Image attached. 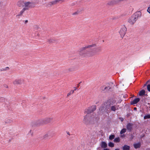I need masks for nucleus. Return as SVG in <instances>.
<instances>
[{
    "instance_id": "f257e3e1",
    "label": "nucleus",
    "mask_w": 150,
    "mask_h": 150,
    "mask_svg": "<svg viewBox=\"0 0 150 150\" xmlns=\"http://www.w3.org/2000/svg\"><path fill=\"white\" fill-rule=\"evenodd\" d=\"M119 105L115 101H108L102 105L99 109L98 112V114L102 115L105 112L110 113L111 111L115 112L119 109Z\"/></svg>"
},
{
    "instance_id": "f03ea898",
    "label": "nucleus",
    "mask_w": 150,
    "mask_h": 150,
    "mask_svg": "<svg viewBox=\"0 0 150 150\" xmlns=\"http://www.w3.org/2000/svg\"><path fill=\"white\" fill-rule=\"evenodd\" d=\"M96 46V45L95 44H94L91 45H86L84 47L81 48L79 51V55L82 57H85L86 56L90 57L94 55L95 54L101 52L102 51V47L101 46L98 47L94 48L93 49L94 52L93 53H92L88 51H84L87 49Z\"/></svg>"
},
{
    "instance_id": "7ed1b4c3",
    "label": "nucleus",
    "mask_w": 150,
    "mask_h": 150,
    "mask_svg": "<svg viewBox=\"0 0 150 150\" xmlns=\"http://www.w3.org/2000/svg\"><path fill=\"white\" fill-rule=\"evenodd\" d=\"M17 5L21 8H23L20 11L19 14L17 15L16 16L22 15L23 13L26 10H28L30 8H34L35 6V4L32 2H26L23 1H18Z\"/></svg>"
},
{
    "instance_id": "20e7f679",
    "label": "nucleus",
    "mask_w": 150,
    "mask_h": 150,
    "mask_svg": "<svg viewBox=\"0 0 150 150\" xmlns=\"http://www.w3.org/2000/svg\"><path fill=\"white\" fill-rule=\"evenodd\" d=\"M52 118L51 117L40 119L35 121L32 122L31 125L32 127L39 126L50 122L52 120Z\"/></svg>"
},
{
    "instance_id": "39448f33",
    "label": "nucleus",
    "mask_w": 150,
    "mask_h": 150,
    "mask_svg": "<svg viewBox=\"0 0 150 150\" xmlns=\"http://www.w3.org/2000/svg\"><path fill=\"white\" fill-rule=\"evenodd\" d=\"M141 12L140 11H137L129 18L128 20V22L130 24L133 25L135 23L138 18L141 17Z\"/></svg>"
},
{
    "instance_id": "423d86ee",
    "label": "nucleus",
    "mask_w": 150,
    "mask_h": 150,
    "mask_svg": "<svg viewBox=\"0 0 150 150\" xmlns=\"http://www.w3.org/2000/svg\"><path fill=\"white\" fill-rule=\"evenodd\" d=\"M88 114H87L86 115L83 117V121L84 123L86 124H88L91 121H97L99 119L98 118H96V120L95 118H92V117H90Z\"/></svg>"
},
{
    "instance_id": "0eeeda50",
    "label": "nucleus",
    "mask_w": 150,
    "mask_h": 150,
    "mask_svg": "<svg viewBox=\"0 0 150 150\" xmlns=\"http://www.w3.org/2000/svg\"><path fill=\"white\" fill-rule=\"evenodd\" d=\"M96 109V107L95 105H93L88 108L85 109L84 113L85 114H88L92 112L95 111Z\"/></svg>"
},
{
    "instance_id": "6e6552de",
    "label": "nucleus",
    "mask_w": 150,
    "mask_h": 150,
    "mask_svg": "<svg viewBox=\"0 0 150 150\" xmlns=\"http://www.w3.org/2000/svg\"><path fill=\"white\" fill-rule=\"evenodd\" d=\"M127 30V29L125 26H123L121 28L119 31V33L120 35L121 38H122L125 35Z\"/></svg>"
},
{
    "instance_id": "1a4fd4ad",
    "label": "nucleus",
    "mask_w": 150,
    "mask_h": 150,
    "mask_svg": "<svg viewBox=\"0 0 150 150\" xmlns=\"http://www.w3.org/2000/svg\"><path fill=\"white\" fill-rule=\"evenodd\" d=\"M24 80L21 79H16L13 81V83L15 85H21L23 83Z\"/></svg>"
},
{
    "instance_id": "9d476101",
    "label": "nucleus",
    "mask_w": 150,
    "mask_h": 150,
    "mask_svg": "<svg viewBox=\"0 0 150 150\" xmlns=\"http://www.w3.org/2000/svg\"><path fill=\"white\" fill-rule=\"evenodd\" d=\"M53 135L52 132L49 131L45 134L43 136L44 138L46 139L48 138L52 137Z\"/></svg>"
},
{
    "instance_id": "9b49d317",
    "label": "nucleus",
    "mask_w": 150,
    "mask_h": 150,
    "mask_svg": "<svg viewBox=\"0 0 150 150\" xmlns=\"http://www.w3.org/2000/svg\"><path fill=\"white\" fill-rule=\"evenodd\" d=\"M110 88H111V87L110 86H103L101 88L102 91L104 92H107Z\"/></svg>"
},
{
    "instance_id": "f8f14e48",
    "label": "nucleus",
    "mask_w": 150,
    "mask_h": 150,
    "mask_svg": "<svg viewBox=\"0 0 150 150\" xmlns=\"http://www.w3.org/2000/svg\"><path fill=\"white\" fill-rule=\"evenodd\" d=\"M133 126L132 124L129 123L127 125V128L129 131H130L132 129Z\"/></svg>"
},
{
    "instance_id": "ddd939ff",
    "label": "nucleus",
    "mask_w": 150,
    "mask_h": 150,
    "mask_svg": "<svg viewBox=\"0 0 150 150\" xmlns=\"http://www.w3.org/2000/svg\"><path fill=\"white\" fill-rule=\"evenodd\" d=\"M140 100V99L139 98H136L134 99L133 101L131 102V104H136Z\"/></svg>"
},
{
    "instance_id": "4468645a",
    "label": "nucleus",
    "mask_w": 150,
    "mask_h": 150,
    "mask_svg": "<svg viewBox=\"0 0 150 150\" xmlns=\"http://www.w3.org/2000/svg\"><path fill=\"white\" fill-rule=\"evenodd\" d=\"M101 147L103 148H105L107 147V143L104 142H102L101 143Z\"/></svg>"
},
{
    "instance_id": "2eb2a0df",
    "label": "nucleus",
    "mask_w": 150,
    "mask_h": 150,
    "mask_svg": "<svg viewBox=\"0 0 150 150\" xmlns=\"http://www.w3.org/2000/svg\"><path fill=\"white\" fill-rule=\"evenodd\" d=\"M130 146L126 145H125L122 148L123 150H129Z\"/></svg>"
},
{
    "instance_id": "dca6fc26",
    "label": "nucleus",
    "mask_w": 150,
    "mask_h": 150,
    "mask_svg": "<svg viewBox=\"0 0 150 150\" xmlns=\"http://www.w3.org/2000/svg\"><path fill=\"white\" fill-rule=\"evenodd\" d=\"M58 3L57 0H55L53 1H51L49 3V4L50 5H53L56 4L57 3Z\"/></svg>"
},
{
    "instance_id": "f3484780",
    "label": "nucleus",
    "mask_w": 150,
    "mask_h": 150,
    "mask_svg": "<svg viewBox=\"0 0 150 150\" xmlns=\"http://www.w3.org/2000/svg\"><path fill=\"white\" fill-rule=\"evenodd\" d=\"M134 146L135 149H137L140 147V144L139 143L135 144H134Z\"/></svg>"
},
{
    "instance_id": "a211bd4d",
    "label": "nucleus",
    "mask_w": 150,
    "mask_h": 150,
    "mask_svg": "<svg viewBox=\"0 0 150 150\" xmlns=\"http://www.w3.org/2000/svg\"><path fill=\"white\" fill-rule=\"evenodd\" d=\"M146 84H148L147 86V89L149 91H150V81H148L146 82Z\"/></svg>"
},
{
    "instance_id": "6ab92c4d",
    "label": "nucleus",
    "mask_w": 150,
    "mask_h": 150,
    "mask_svg": "<svg viewBox=\"0 0 150 150\" xmlns=\"http://www.w3.org/2000/svg\"><path fill=\"white\" fill-rule=\"evenodd\" d=\"M12 122H13V121L11 120L10 119H8L6 120L5 121V122L6 124H9V123H10Z\"/></svg>"
},
{
    "instance_id": "aec40b11",
    "label": "nucleus",
    "mask_w": 150,
    "mask_h": 150,
    "mask_svg": "<svg viewBox=\"0 0 150 150\" xmlns=\"http://www.w3.org/2000/svg\"><path fill=\"white\" fill-rule=\"evenodd\" d=\"M145 94V91L144 90H142L141 91L139 92V95L140 96H142Z\"/></svg>"
},
{
    "instance_id": "412c9836",
    "label": "nucleus",
    "mask_w": 150,
    "mask_h": 150,
    "mask_svg": "<svg viewBox=\"0 0 150 150\" xmlns=\"http://www.w3.org/2000/svg\"><path fill=\"white\" fill-rule=\"evenodd\" d=\"M120 141V139L119 137L115 138L114 140L115 142H118Z\"/></svg>"
},
{
    "instance_id": "4be33fe9",
    "label": "nucleus",
    "mask_w": 150,
    "mask_h": 150,
    "mask_svg": "<svg viewBox=\"0 0 150 150\" xmlns=\"http://www.w3.org/2000/svg\"><path fill=\"white\" fill-rule=\"evenodd\" d=\"M47 42L49 43H53L54 42V40L53 39H50L47 40Z\"/></svg>"
},
{
    "instance_id": "5701e85b",
    "label": "nucleus",
    "mask_w": 150,
    "mask_h": 150,
    "mask_svg": "<svg viewBox=\"0 0 150 150\" xmlns=\"http://www.w3.org/2000/svg\"><path fill=\"white\" fill-rule=\"evenodd\" d=\"M108 146L110 147H113L114 146V144L112 142H110L108 143Z\"/></svg>"
},
{
    "instance_id": "b1692460",
    "label": "nucleus",
    "mask_w": 150,
    "mask_h": 150,
    "mask_svg": "<svg viewBox=\"0 0 150 150\" xmlns=\"http://www.w3.org/2000/svg\"><path fill=\"white\" fill-rule=\"evenodd\" d=\"M115 135L112 134V135H111L109 137V139L110 140H112L114 139L115 138Z\"/></svg>"
},
{
    "instance_id": "393cba45",
    "label": "nucleus",
    "mask_w": 150,
    "mask_h": 150,
    "mask_svg": "<svg viewBox=\"0 0 150 150\" xmlns=\"http://www.w3.org/2000/svg\"><path fill=\"white\" fill-rule=\"evenodd\" d=\"M126 131V129L124 128L122 129L120 131V133L121 134H122L125 133Z\"/></svg>"
},
{
    "instance_id": "a878e982",
    "label": "nucleus",
    "mask_w": 150,
    "mask_h": 150,
    "mask_svg": "<svg viewBox=\"0 0 150 150\" xmlns=\"http://www.w3.org/2000/svg\"><path fill=\"white\" fill-rule=\"evenodd\" d=\"M74 90H71L69 93H68L67 96L68 97L71 94H73L74 93Z\"/></svg>"
},
{
    "instance_id": "bb28decb",
    "label": "nucleus",
    "mask_w": 150,
    "mask_h": 150,
    "mask_svg": "<svg viewBox=\"0 0 150 150\" xmlns=\"http://www.w3.org/2000/svg\"><path fill=\"white\" fill-rule=\"evenodd\" d=\"M150 118V115H145L144 117V119H148Z\"/></svg>"
},
{
    "instance_id": "cd10ccee",
    "label": "nucleus",
    "mask_w": 150,
    "mask_h": 150,
    "mask_svg": "<svg viewBox=\"0 0 150 150\" xmlns=\"http://www.w3.org/2000/svg\"><path fill=\"white\" fill-rule=\"evenodd\" d=\"M9 68L8 67H6L5 69H1V71H5L7 70V69H8Z\"/></svg>"
},
{
    "instance_id": "c85d7f7f",
    "label": "nucleus",
    "mask_w": 150,
    "mask_h": 150,
    "mask_svg": "<svg viewBox=\"0 0 150 150\" xmlns=\"http://www.w3.org/2000/svg\"><path fill=\"white\" fill-rule=\"evenodd\" d=\"M147 12L150 14V6L149 7L147 10Z\"/></svg>"
},
{
    "instance_id": "c756f323",
    "label": "nucleus",
    "mask_w": 150,
    "mask_h": 150,
    "mask_svg": "<svg viewBox=\"0 0 150 150\" xmlns=\"http://www.w3.org/2000/svg\"><path fill=\"white\" fill-rule=\"evenodd\" d=\"M58 2H59V1H62L63 2L64 0H57Z\"/></svg>"
},
{
    "instance_id": "7c9ffc66",
    "label": "nucleus",
    "mask_w": 150,
    "mask_h": 150,
    "mask_svg": "<svg viewBox=\"0 0 150 150\" xmlns=\"http://www.w3.org/2000/svg\"><path fill=\"white\" fill-rule=\"evenodd\" d=\"M28 22V20H26L25 21V23L26 24Z\"/></svg>"
},
{
    "instance_id": "2f4dec72",
    "label": "nucleus",
    "mask_w": 150,
    "mask_h": 150,
    "mask_svg": "<svg viewBox=\"0 0 150 150\" xmlns=\"http://www.w3.org/2000/svg\"><path fill=\"white\" fill-rule=\"evenodd\" d=\"M120 119L121 121H122L123 120V118H120Z\"/></svg>"
},
{
    "instance_id": "473e14b6",
    "label": "nucleus",
    "mask_w": 150,
    "mask_h": 150,
    "mask_svg": "<svg viewBox=\"0 0 150 150\" xmlns=\"http://www.w3.org/2000/svg\"><path fill=\"white\" fill-rule=\"evenodd\" d=\"M77 14V12H75V13H74L73 14V15H75V14Z\"/></svg>"
},
{
    "instance_id": "72a5a7b5",
    "label": "nucleus",
    "mask_w": 150,
    "mask_h": 150,
    "mask_svg": "<svg viewBox=\"0 0 150 150\" xmlns=\"http://www.w3.org/2000/svg\"><path fill=\"white\" fill-rule=\"evenodd\" d=\"M74 88H75V89L74 90H74H76L77 89V88L76 87H74Z\"/></svg>"
},
{
    "instance_id": "f704fd0d",
    "label": "nucleus",
    "mask_w": 150,
    "mask_h": 150,
    "mask_svg": "<svg viewBox=\"0 0 150 150\" xmlns=\"http://www.w3.org/2000/svg\"><path fill=\"white\" fill-rule=\"evenodd\" d=\"M103 150H109V149H104Z\"/></svg>"
},
{
    "instance_id": "c9c22d12",
    "label": "nucleus",
    "mask_w": 150,
    "mask_h": 150,
    "mask_svg": "<svg viewBox=\"0 0 150 150\" xmlns=\"http://www.w3.org/2000/svg\"><path fill=\"white\" fill-rule=\"evenodd\" d=\"M74 5V3H72V5H72V6H73V5Z\"/></svg>"
},
{
    "instance_id": "e433bc0d",
    "label": "nucleus",
    "mask_w": 150,
    "mask_h": 150,
    "mask_svg": "<svg viewBox=\"0 0 150 150\" xmlns=\"http://www.w3.org/2000/svg\"><path fill=\"white\" fill-rule=\"evenodd\" d=\"M125 136L124 135H123L121 136L122 137H124Z\"/></svg>"
},
{
    "instance_id": "4c0bfd02",
    "label": "nucleus",
    "mask_w": 150,
    "mask_h": 150,
    "mask_svg": "<svg viewBox=\"0 0 150 150\" xmlns=\"http://www.w3.org/2000/svg\"><path fill=\"white\" fill-rule=\"evenodd\" d=\"M134 110H136L137 108H134Z\"/></svg>"
},
{
    "instance_id": "58836bf2",
    "label": "nucleus",
    "mask_w": 150,
    "mask_h": 150,
    "mask_svg": "<svg viewBox=\"0 0 150 150\" xmlns=\"http://www.w3.org/2000/svg\"><path fill=\"white\" fill-rule=\"evenodd\" d=\"M115 150H119V149H115Z\"/></svg>"
},
{
    "instance_id": "ea45409f",
    "label": "nucleus",
    "mask_w": 150,
    "mask_h": 150,
    "mask_svg": "<svg viewBox=\"0 0 150 150\" xmlns=\"http://www.w3.org/2000/svg\"><path fill=\"white\" fill-rule=\"evenodd\" d=\"M147 84H146H146H144V86H146Z\"/></svg>"
},
{
    "instance_id": "a19ab883",
    "label": "nucleus",
    "mask_w": 150,
    "mask_h": 150,
    "mask_svg": "<svg viewBox=\"0 0 150 150\" xmlns=\"http://www.w3.org/2000/svg\"><path fill=\"white\" fill-rule=\"evenodd\" d=\"M6 88H8V86H7V85L6 86Z\"/></svg>"
},
{
    "instance_id": "79ce46f5",
    "label": "nucleus",
    "mask_w": 150,
    "mask_h": 150,
    "mask_svg": "<svg viewBox=\"0 0 150 150\" xmlns=\"http://www.w3.org/2000/svg\"><path fill=\"white\" fill-rule=\"evenodd\" d=\"M79 87V84H78V86H77V87Z\"/></svg>"
},
{
    "instance_id": "37998d69",
    "label": "nucleus",
    "mask_w": 150,
    "mask_h": 150,
    "mask_svg": "<svg viewBox=\"0 0 150 150\" xmlns=\"http://www.w3.org/2000/svg\"><path fill=\"white\" fill-rule=\"evenodd\" d=\"M69 133H67V134H69Z\"/></svg>"
}]
</instances>
